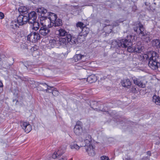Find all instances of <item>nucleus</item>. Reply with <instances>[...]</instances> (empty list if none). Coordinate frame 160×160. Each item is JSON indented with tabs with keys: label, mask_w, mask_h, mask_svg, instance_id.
Instances as JSON below:
<instances>
[{
	"label": "nucleus",
	"mask_w": 160,
	"mask_h": 160,
	"mask_svg": "<svg viewBox=\"0 0 160 160\" xmlns=\"http://www.w3.org/2000/svg\"><path fill=\"white\" fill-rule=\"evenodd\" d=\"M146 59H149L148 66L152 69L156 70L158 69L160 63L158 62L157 59L158 58V55L155 52L150 51L145 54L143 56Z\"/></svg>",
	"instance_id": "f257e3e1"
},
{
	"label": "nucleus",
	"mask_w": 160,
	"mask_h": 160,
	"mask_svg": "<svg viewBox=\"0 0 160 160\" xmlns=\"http://www.w3.org/2000/svg\"><path fill=\"white\" fill-rule=\"evenodd\" d=\"M118 45L119 47L124 48H127V50L129 52H139L142 51L140 47H135L132 45V43L130 40L127 39H122L119 40Z\"/></svg>",
	"instance_id": "f03ea898"
},
{
	"label": "nucleus",
	"mask_w": 160,
	"mask_h": 160,
	"mask_svg": "<svg viewBox=\"0 0 160 160\" xmlns=\"http://www.w3.org/2000/svg\"><path fill=\"white\" fill-rule=\"evenodd\" d=\"M36 13L35 12L32 11L28 13L27 16L20 15L17 18V20L19 25H22L28 22L29 23H33L36 21Z\"/></svg>",
	"instance_id": "7ed1b4c3"
},
{
	"label": "nucleus",
	"mask_w": 160,
	"mask_h": 160,
	"mask_svg": "<svg viewBox=\"0 0 160 160\" xmlns=\"http://www.w3.org/2000/svg\"><path fill=\"white\" fill-rule=\"evenodd\" d=\"M40 23L42 25L39 30L40 33L42 35L46 36L50 32V30L48 27H47V25L48 26L47 22L48 19L46 17H41L40 19Z\"/></svg>",
	"instance_id": "20e7f679"
},
{
	"label": "nucleus",
	"mask_w": 160,
	"mask_h": 160,
	"mask_svg": "<svg viewBox=\"0 0 160 160\" xmlns=\"http://www.w3.org/2000/svg\"><path fill=\"white\" fill-rule=\"evenodd\" d=\"M139 29L140 31L139 35L141 37L142 39L145 41L148 42L150 41V35L146 32L142 24H140L139 25Z\"/></svg>",
	"instance_id": "39448f33"
},
{
	"label": "nucleus",
	"mask_w": 160,
	"mask_h": 160,
	"mask_svg": "<svg viewBox=\"0 0 160 160\" xmlns=\"http://www.w3.org/2000/svg\"><path fill=\"white\" fill-rule=\"evenodd\" d=\"M40 38L39 34L35 32H31L27 36V39L32 42H35Z\"/></svg>",
	"instance_id": "423d86ee"
},
{
	"label": "nucleus",
	"mask_w": 160,
	"mask_h": 160,
	"mask_svg": "<svg viewBox=\"0 0 160 160\" xmlns=\"http://www.w3.org/2000/svg\"><path fill=\"white\" fill-rule=\"evenodd\" d=\"M82 124L80 121L77 122L74 128V133L77 135H79L81 134L82 132Z\"/></svg>",
	"instance_id": "0eeeda50"
},
{
	"label": "nucleus",
	"mask_w": 160,
	"mask_h": 160,
	"mask_svg": "<svg viewBox=\"0 0 160 160\" xmlns=\"http://www.w3.org/2000/svg\"><path fill=\"white\" fill-rule=\"evenodd\" d=\"M75 142H76V143L72 144L70 145V147L71 148L78 150L80 147L83 146L82 141L80 138L78 140H77Z\"/></svg>",
	"instance_id": "6e6552de"
},
{
	"label": "nucleus",
	"mask_w": 160,
	"mask_h": 160,
	"mask_svg": "<svg viewBox=\"0 0 160 160\" xmlns=\"http://www.w3.org/2000/svg\"><path fill=\"white\" fill-rule=\"evenodd\" d=\"M134 83L142 88H144L145 87V84L144 83L143 79L142 78H132Z\"/></svg>",
	"instance_id": "1a4fd4ad"
},
{
	"label": "nucleus",
	"mask_w": 160,
	"mask_h": 160,
	"mask_svg": "<svg viewBox=\"0 0 160 160\" xmlns=\"http://www.w3.org/2000/svg\"><path fill=\"white\" fill-rule=\"evenodd\" d=\"M86 152L90 156H93L95 155V148L93 145H91L85 147Z\"/></svg>",
	"instance_id": "9d476101"
},
{
	"label": "nucleus",
	"mask_w": 160,
	"mask_h": 160,
	"mask_svg": "<svg viewBox=\"0 0 160 160\" xmlns=\"http://www.w3.org/2000/svg\"><path fill=\"white\" fill-rule=\"evenodd\" d=\"M20 125L22 128L27 133L29 132L32 130L31 125L28 122H21Z\"/></svg>",
	"instance_id": "9b49d317"
},
{
	"label": "nucleus",
	"mask_w": 160,
	"mask_h": 160,
	"mask_svg": "<svg viewBox=\"0 0 160 160\" xmlns=\"http://www.w3.org/2000/svg\"><path fill=\"white\" fill-rule=\"evenodd\" d=\"M84 136V147L92 145V139L91 135L88 134H85Z\"/></svg>",
	"instance_id": "f8f14e48"
},
{
	"label": "nucleus",
	"mask_w": 160,
	"mask_h": 160,
	"mask_svg": "<svg viewBox=\"0 0 160 160\" xmlns=\"http://www.w3.org/2000/svg\"><path fill=\"white\" fill-rule=\"evenodd\" d=\"M62 25V20L59 19L57 18L55 21L52 22H51L48 25V27L49 28H51L54 26L55 27L60 26Z\"/></svg>",
	"instance_id": "ddd939ff"
},
{
	"label": "nucleus",
	"mask_w": 160,
	"mask_h": 160,
	"mask_svg": "<svg viewBox=\"0 0 160 160\" xmlns=\"http://www.w3.org/2000/svg\"><path fill=\"white\" fill-rule=\"evenodd\" d=\"M45 17L47 18L48 19V21L47 22H48L49 20L50 22V23L51 22H52L54 21H55L57 18L56 14L51 12H48V17Z\"/></svg>",
	"instance_id": "4468645a"
},
{
	"label": "nucleus",
	"mask_w": 160,
	"mask_h": 160,
	"mask_svg": "<svg viewBox=\"0 0 160 160\" xmlns=\"http://www.w3.org/2000/svg\"><path fill=\"white\" fill-rule=\"evenodd\" d=\"M67 38L68 42L71 44H75L77 42L76 38L70 34L67 35Z\"/></svg>",
	"instance_id": "2eb2a0df"
},
{
	"label": "nucleus",
	"mask_w": 160,
	"mask_h": 160,
	"mask_svg": "<svg viewBox=\"0 0 160 160\" xmlns=\"http://www.w3.org/2000/svg\"><path fill=\"white\" fill-rule=\"evenodd\" d=\"M121 83L123 87L127 88H129L131 85V82L128 79H124L122 80Z\"/></svg>",
	"instance_id": "dca6fc26"
},
{
	"label": "nucleus",
	"mask_w": 160,
	"mask_h": 160,
	"mask_svg": "<svg viewBox=\"0 0 160 160\" xmlns=\"http://www.w3.org/2000/svg\"><path fill=\"white\" fill-rule=\"evenodd\" d=\"M56 33L59 36L63 37L67 35L68 32L64 29L61 28L56 31Z\"/></svg>",
	"instance_id": "f3484780"
},
{
	"label": "nucleus",
	"mask_w": 160,
	"mask_h": 160,
	"mask_svg": "<svg viewBox=\"0 0 160 160\" xmlns=\"http://www.w3.org/2000/svg\"><path fill=\"white\" fill-rule=\"evenodd\" d=\"M89 31V28L84 26L82 28L81 32L80 33V35L81 36H83L86 37L88 34Z\"/></svg>",
	"instance_id": "a211bd4d"
},
{
	"label": "nucleus",
	"mask_w": 160,
	"mask_h": 160,
	"mask_svg": "<svg viewBox=\"0 0 160 160\" xmlns=\"http://www.w3.org/2000/svg\"><path fill=\"white\" fill-rule=\"evenodd\" d=\"M97 80L96 76L94 74H92L88 76L87 79V81L90 83H92L95 82Z\"/></svg>",
	"instance_id": "6ab92c4d"
},
{
	"label": "nucleus",
	"mask_w": 160,
	"mask_h": 160,
	"mask_svg": "<svg viewBox=\"0 0 160 160\" xmlns=\"http://www.w3.org/2000/svg\"><path fill=\"white\" fill-rule=\"evenodd\" d=\"M18 25L21 26L19 24L17 20V22L16 20L12 21L11 22L10 28L13 29H15L19 27Z\"/></svg>",
	"instance_id": "aec40b11"
},
{
	"label": "nucleus",
	"mask_w": 160,
	"mask_h": 160,
	"mask_svg": "<svg viewBox=\"0 0 160 160\" xmlns=\"http://www.w3.org/2000/svg\"><path fill=\"white\" fill-rule=\"evenodd\" d=\"M152 101L156 104L160 106V98L158 96L154 95L152 97Z\"/></svg>",
	"instance_id": "412c9836"
},
{
	"label": "nucleus",
	"mask_w": 160,
	"mask_h": 160,
	"mask_svg": "<svg viewBox=\"0 0 160 160\" xmlns=\"http://www.w3.org/2000/svg\"><path fill=\"white\" fill-rule=\"evenodd\" d=\"M152 44L153 46L156 47L157 48H160V40L158 39L153 40Z\"/></svg>",
	"instance_id": "4be33fe9"
},
{
	"label": "nucleus",
	"mask_w": 160,
	"mask_h": 160,
	"mask_svg": "<svg viewBox=\"0 0 160 160\" xmlns=\"http://www.w3.org/2000/svg\"><path fill=\"white\" fill-rule=\"evenodd\" d=\"M32 24V29L35 31H37L39 28V22L35 21L33 23H31Z\"/></svg>",
	"instance_id": "5701e85b"
},
{
	"label": "nucleus",
	"mask_w": 160,
	"mask_h": 160,
	"mask_svg": "<svg viewBox=\"0 0 160 160\" xmlns=\"http://www.w3.org/2000/svg\"><path fill=\"white\" fill-rule=\"evenodd\" d=\"M18 11L19 12L23 14H24L27 13L28 12L27 8L24 6H21L18 9Z\"/></svg>",
	"instance_id": "b1692460"
},
{
	"label": "nucleus",
	"mask_w": 160,
	"mask_h": 160,
	"mask_svg": "<svg viewBox=\"0 0 160 160\" xmlns=\"http://www.w3.org/2000/svg\"><path fill=\"white\" fill-rule=\"evenodd\" d=\"M37 12L40 14H44L47 12V10L44 8L41 7L37 9Z\"/></svg>",
	"instance_id": "393cba45"
},
{
	"label": "nucleus",
	"mask_w": 160,
	"mask_h": 160,
	"mask_svg": "<svg viewBox=\"0 0 160 160\" xmlns=\"http://www.w3.org/2000/svg\"><path fill=\"white\" fill-rule=\"evenodd\" d=\"M58 40H56L54 39H51L49 40V43L52 48H53L58 43Z\"/></svg>",
	"instance_id": "a878e982"
},
{
	"label": "nucleus",
	"mask_w": 160,
	"mask_h": 160,
	"mask_svg": "<svg viewBox=\"0 0 160 160\" xmlns=\"http://www.w3.org/2000/svg\"><path fill=\"white\" fill-rule=\"evenodd\" d=\"M68 42L67 38L66 39L65 38L60 39L58 42V43L61 45H63L64 44H66V43Z\"/></svg>",
	"instance_id": "bb28decb"
},
{
	"label": "nucleus",
	"mask_w": 160,
	"mask_h": 160,
	"mask_svg": "<svg viewBox=\"0 0 160 160\" xmlns=\"http://www.w3.org/2000/svg\"><path fill=\"white\" fill-rule=\"evenodd\" d=\"M84 57V55L78 54H77L74 56V59L76 62H77Z\"/></svg>",
	"instance_id": "cd10ccee"
},
{
	"label": "nucleus",
	"mask_w": 160,
	"mask_h": 160,
	"mask_svg": "<svg viewBox=\"0 0 160 160\" xmlns=\"http://www.w3.org/2000/svg\"><path fill=\"white\" fill-rule=\"evenodd\" d=\"M42 85V86L45 87V88H46V89H45V91L46 92H48V90H50L51 88H53V87L49 86L45 83H43Z\"/></svg>",
	"instance_id": "c85d7f7f"
},
{
	"label": "nucleus",
	"mask_w": 160,
	"mask_h": 160,
	"mask_svg": "<svg viewBox=\"0 0 160 160\" xmlns=\"http://www.w3.org/2000/svg\"><path fill=\"white\" fill-rule=\"evenodd\" d=\"M158 4L157 2H154L152 3L151 5V8L149 7V9H150V10H154L156 7V5Z\"/></svg>",
	"instance_id": "c756f323"
},
{
	"label": "nucleus",
	"mask_w": 160,
	"mask_h": 160,
	"mask_svg": "<svg viewBox=\"0 0 160 160\" xmlns=\"http://www.w3.org/2000/svg\"><path fill=\"white\" fill-rule=\"evenodd\" d=\"M56 152L58 156H61L64 153V151L62 149L58 150Z\"/></svg>",
	"instance_id": "7c9ffc66"
},
{
	"label": "nucleus",
	"mask_w": 160,
	"mask_h": 160,
	"mask_svg": "<svg viewBox=\"0 0 160 160\" xmlns=\"http://www.w3.org/2000/svg\"><path fill=\"white\" fill-rule=\"evenodd\" d=\"M52 94L54 96H57L59 94V92L56 89L52 90Z\"/></svg>",
	"instance_id": "2f4dec72"
},
{
	"label": "nucleus",
	"mask_w": 160,
	"mask_h": 160,
	"mask_svg": "<svg viewBox=\"0 0 160 160\" xmlns=\"http://www.w3.org/2000/svg\"><path fill=\"white\" fill-rule=\"evenodd\" d=\"M84 25V24L83 23L81 22H79L77 24L76 26L77 27H80L82 29V28L84 27L83 26Z\"/></svg>",
	"instance_id": "473e14b6"
},
{
	"label": "nucleus",
	"mask_w": 160,
	"mask_h": 160,
	"mask_svg": "<svg viewBox=\"0 0 160 160\" xmlns=\"http://www.w3.org/2000/svg\"><path fill=\"white\" fill-rule=\"evenodd\" d=\"M145 5L146 6V8L148 10H150V9H149L148 8L150 7V8H151V5H150V4L149 2H145Z\"/></svg>",
	"instance_id": "72a5a7b5"
},
{
	"label": "nucleus",
	"mask_w": 160,
	"mask_h": 160,
	"mask_svg": "<svg viewBox=\"0 0 160 160\" xmlns=\"http://www.w3.org/2000/svg\"><path fill=\"white\" fill-rule=\"evenodd\" d=\"M43 84V83L41 84V85L39 86L38 87V88H40V90L41 91H45V90L46 89V88H45V87L42 86V84Z\"/></svg>",
	"instance_id": "f704fd0d"
},
{
	"label": "nucleus",
	"mask_w": 160,
	"mask_h": 160,
	"mask_svg": "<svg viewBox=\"0 0 160 160\" xmlns=\"http://www.w3.org/2000/svg\"><path fill=\"white\" fill-rule=\"evenodd\" d=\"M68 156H62V157L60 158L58 160H68Z\"/></svg>",
	"instance_id": "c9c22d12"
},
{
	"label": "nucleus",
	"mask_w": 160,
	"mask_h": 160,
	"mask_svg": "<svg viewBox=\"0 0 160 160\" xmlns=\"http://www.w3.org/2000/svg\"><path fill=\"white\" fill-rule=\"evenodd\" d=\"M101 160H109L108 157L106 156H103L101 158Z\"/></svg>",
	"instance_id": "e433bc0d"
},
{
	"label": "nucleus",
	"mask_w": 160,
	"mask_h": 160,
	"mask_svg": "<svg viewBox=\"0 0 160 160\" xmlns=\"http://www.w3.org/2000/svg\"><path fill=\"white\" fill-rule=\"evenodd\" d=\"M58 156V154H57V153L56 152H54L53 154L52 155V158H54L55 159L56 158H57Z\"/></svg>",
	"instance_id": "4c0bfd02"
},
{
	"label": "nucleus",
	"mask_w": 160,
	"mask_h": 160,
	"mask_svg": "<svg viewBox=\"0 0 160 160\" xmlns=\"http://www.w3.org/2000/svg\"><path fill=\"white\" fill-rule=\"evenodd\" d=\"M4 15L3 13L2 12H0V19H2L4 17Z\"/></svg>",
	"instance_id": "58836bf2"
},
{
	"label": "nucleus",
	"mask_w": 160,
	"mask_h": 160,
	"mask_svg": "<svg viewBox=\"0 0 160 160\" xmlns=\"http://www.w3.org/2000/svg\"><path fill=\"white\" fill-rule=\"evenodd\" d=\"M138 28H137V27L134 28V31L136 32H137L138 31Z\"/></svg>",
	"instance_id": "ea45409f"
},
{
	"label": "nucleus",
	"mask_w": 160,
	"mask_h": 160,
	"mask_svg": "<svg viewBox=\"0 0 160 160\" xmlns=\"http://www.w3.org/2000/svg\"><path fill=\"white\" fill-rule=\"evenodd\" d=\"M147 154L149 156H151V153L149 151H148L147 152Z\"/></svg>",
	"instance_id": "a19ab883"
},
{
	"label": "nucleus",
	"mask_w": 160,
	"mask_h": 160,
	"mask_svg": "<svg viewBox=\"0 0 160 160\" xmlns=\"http://www.w3.org/2000/svg\"><path fill=\"white\" fill-rule=\"evenodd\" d=\"M3 86L2 83L1 81H0V87H2Z\"/></svg>",
	"instance_id": "79ce46f5"
},
{
	"label": "nucleus",
	"mask_w": 160,
	"mask_h": 160,
	"mask_svg": "<svg viewBox=\"0 0 160 160\" xmlns=\"http://www.w3.org/2000/svg\"><path fill=\"white\" fill-rule=\"evenodd\" d=\"M48 92V93H50V92H52V90L51 91H49V90H48V92Z\"/></svg>",
	"instance_id": "37998d69"
},
{
	"label": "nucleus",
	"mask_w": 160,
	"mask_h": 160,
	"mask_svg": "<svg viewBox=\"0 0 160 160\" xmlns=\"http://www.w3.org/2000/svg\"><path fill=\"white\" fill-rule=\"evenodd\" d=\"M38 52V51H35L33 53L32 55H34V52H35V53H37V52Z\"/></svg>",
	"instance_id": "c03bdc74"
},
{
	"label": "nucleus",
	"mask_w": 160,
	"mask_h": 160,
	"mask_svg": "<svg viewBox=\"0 0 160 160\" xmlns=\"http://www.w3.org/2000/svg\"><path fill=\"white\" fill-rule=\"evenodd\" d=\"M107 23H108V22H109V21L108 20H107Z\"/></svg>",
	"instance_id": "a18cd8bd"
}]
</instances>
